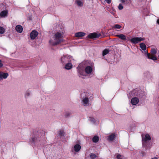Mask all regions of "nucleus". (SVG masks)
I'll list each match as a JSON object with an SVG mask.
<instances>
[{
    "label": "nucleus",
    "instance_id": "obj_1",
    "mask_svg": "<svg viewBox=\"0 0 159 159\" xmlns=\"http://www.w3.org/2000/svg\"><path fill=\"white\" fill-rule=\"evenodd\" d=\"M63 33L59 31L53 34L52 39L49 40V43L53 46L56 45L63 42Z\"/></svg>",
    "mask_w": 159,
    "mask_h": 159
},
{
    "label": "nucleus",
    "instance_id": "obj_2",
    "mask_svg": "<svg viewBox=\"0 0 159 159\" xmlns=\"http://www.w3.org/2000/svg\"><path fill=\"white\" fill-rule=\"evenodd\" d=\"M151 54L148 53L147 51L145 52V56L148 57V59H151L153 60H155L157 59V58L155 57V55L157 53V51L155 49H152L151 51Z\"/></svg>",
    "mask_w": 159,
    "mask_h": 159
},
{
    "label": "nucleus",
    "instance_id": "obj_3",
    "mask_svg": "<svg viewBox=\"0 0 159 159\" xmlns=\"http://www.w3.org/2000/svg\"><path fill=\"white\" fill-rule=\"evenodd\" d=\"M72 59V57L70 56L63 55L61 58L60 61L62 65H65L67 62H71Z\"/></svg>",
    "mask_w": 159,
    "mask_h": 159
},
{
    "label": "nucleus",
    "instance_id": "obj_4",
    "mask_svg": "<svg viewBox=\"0 0 159 159\" xmlns=\"http://www.w3.org/2000/svg\"><path fill=\"white\" fill-rule=\"evenodd\" d=\"M84 63H81L79 64V66L77 67L78 69V75L80 77L82 76H85L86 75L85 73L84 70Z\"/></svg>",
    "mask_w": 159,
    "mask_h": 159
},
{
    "label": "nucleus",
    "instance_id": "obj_5",
    "mask_svg": "<svg viewBox=\"0 0 159 159\" xmlns=\"http://www.w3.org/2000/svg\"><path fill=\"white\" fill-rule=\"evenodd\" d=\"M82 63H84V66L85 71L86 73L87 74H91L93 71V69L92 66H89V62L87 61L83 62Z\"/></svg>",
    "mask_w": 159,
    "mask_h": 159
},
{
    "label": "nucleus",
    "instance_id": "obj_6",
    "mask_svg": "<svg viewBox=\"0 0 159 159\" xmlns=\"http://www.w3.org/2000/svg\"><path fill=\"white\" fill-rule=\"evenodd\" d=\"M144 40L145 39L141 37H134L131 39H130V41L132 43L136 44Z\"/></svg>",
    "mask_w": 159,
    "mask_h": 159
},
{
    "label": "nucleus",
    "instance_id": "obj_7",
    "mask_svg": "<svg viewBox=\"0 0 159 159\" xmlns=\"http://www.w3.org/2000/svg\"><path fill=\"white\" fill-rule=\"evenodd\" d=\"M101 36L100 33H91L88 36L89 38L94 39L99 37Z\"/></svg>",
    "mask_w": 159,
    "mask_h": 159
},
{
    "label": "nucleus",
    "instance_id": "obj_8",
    "mask_svg": "<svg viewBox=\"0 0 159 159\" xmlns=\"http://www.w3.org/2000/svg\"><path fill=\"white\" fill-rule=\"evenodd\" d=\"M38 35V32L36 30H33L31 33L30 37L31 39H34Z\"/></svg>",
    "mask_w": 159,
    "mask_h": 159
},
{
    "label": "nucleus",
    "instance_id": "obj_9",
    "mask_svg": "<svg viewBox=\"0 0 159 159\" xmlns=\"http://www.w3.org/2000/svg\"><path fill=\"white\" fill-rule=\"evenodd\" d=\"M82 103L84 106H87L89 105V99L88 97H84L82 98Z\"/></svg>",
    "mask_w": 159,
    "mask_h": 159
},
{
    "label": "nucleus",
    "instance_id": "obj_10",
    "mask_svg": "<svg viewBox=\"0 0 159 159\" xmlns=\"http://www.w3.org/2000/svg\"><path fill=\"white\" fill-rule=\"evenodd\" d=\"M8 75L9 74L7 73L0 72V80L3 79H6Z\"/></svg>",
    "mask_w": 159,
    "mask_h": 159
},
{
    "label": "nucleus",
    "instance_id": "obj_11",
    "mask_svg": "<svg viewBox=\"0 0 159 159\" xmlns=\"http://www.w3.org/2000/svg\"><path fill=\"white\" fill-rule=\"evenodd\" d=\"M151 139V138L148 134H146L145 137L143 138V144H144L145 142L150 140Z\"/></svg>",
    "mask_w": 159,
    "mask_h": 159
},
{
    "label": "nucleus",
    "instance_id": "obj_12",
    "mask_svg": "<svg viewBox=\"0 0 159 159\" xmlns=\"http://www.w3.org/2000/svg\"><path fill=\"white\" fill-rule=\"evenodd\" d=\"M139 102V100L138 98L136 97L133 98L131 100V103L133 105L137 104Z\"/></svg>",
    "mask_w": 159,
    "mask_h": 159
},
{
    "label": "nucleus",
    "instance_id": "obj_13",
    "mask_svg": "<svg viewBox=\"0 0 159 159\" xmlns=\"http://www.w3.org/2000/svg\"><path fill=\"white\" fill-rule=\"evenodd\" d=\"M85 33L83 32H78L75 33V36L76 37H81L85 36Z\"/></svg>",
    "mask_w": 159,
    "mask_h": 159
},
{
    "label": "nucleus",
    "instance_id": "obj_14",
    "mask_svg": "<svg viewBox=\"0 0 159 159\" xmlns=\"http://www.w3.org/2000/svg\"><path fill=\"white\" fill-rule=\"evenodd\" d=\"M65 65V68L67 70H70L72 67V65L70 62H67Z\"/></svg>",
    "mask_w": 159,
    "mask_h": 159
},
{
    "label": "nucleus",
    "instance_id": "obj_15",
    "mask_svg": "<svg viewBox=\"0 0 159 159\" xmlns=\"http://www.w3.org/2000/svg\"><path fill=\"white\" fill-rule=\"evenodd\" d=\"M16 30L19 33H21L23 31V28L20 25H17L16 26Z\"/></svg>",
    "mask_w": 159,
    "mask_h": 159
},
{
    "label": "nucleus",
    "instance_id": "obj_16",
    "mask_svg": "<svg viewBox=\"0 0 159 159\" xmlns=\"http://www.w3.org/2000/svg\"><path fill=\"white\" fill-rule=\"evenodd\" d=\"M81 146L79 144H75L74 146V150L75 152H79L81 149Z\"/></svg>",
    "mask_w": 159,
    "mask_h": 159
},
{
    "label": "nucleus",
    "instance_id": "obj_17",
    "mask_svg": "<svg viewBox=\"0 0 159 159\" xmlns=\"http://www.w3.org/2000/svg\"><path fill=\"white\" fill-rule=\"evenodd\" d=\"M140 46L141 49L144 51V54H145V52L146 51V45L143 43H141L140 44Z\"/></svg>",
    "mask_w": 159,
    "mask_h": 159
},
{
    "label": "nucleus",
    "instance_id": "obj_18",
    "mask_svg": "<svg viewBox=\"0 0 159 159\" xmlns=\"http://www.w3.org/2000/svg\"><path fill=\"white\" fill-rule=\"evenodd\" d=\"M116 36L118 37L120 39L123 40H126V36L123 34H120L119 35H116Z\"/></svg>",
    "mask_w": 159,
    "mask_h": 159
},
{
    "label": "nucleus",
    "instance_id": "obj_19",
    "mask_svg": "<svg viewBox=\"0 0 159 159\" xmlns=\"http://www.w3.org/2000/svg\"><path fill=\"white\" fill-rule=\"evenodd\" d=\"M7 11H3L1 12L0 13V16L1 17H5L7 16Z\"/></svg>",
    "mask_w": 159,
    "mask_h": 159
},
{
    "label": "nucleus",
    "instance_id": "obj_20",
    "mask_svg": "<svg viewBox=\"0 0 159 159\" xmlns=\"http://www.w3.org/2000/svg\"><path fill=\"white\" fill-rule=\"evenodd\" d=\"M115 138V135L114 134L110 135L108 137V139L110 141H112Z\"/></svg>",
    "mask_w": 159,
    "mask_h": 159
},
{
    "label": "nucleus",
    "instance_id": "obj_21",
    "mask_svg": "<svg viewBox=\"0 0 159 159\" xmlns=\"http://www.w3.org/2000/svg\"><path fill=\"white\" fill-rule=\"evenodd\" d=\"M76 2L77 5L80 7H82L83 5V2L80 0H76Z\"/></svg>",
    "mask_w": 159,
    "mask_h": 159
},
{
    "label": "nucleus",
    "instance_id": "obj_22",
    "mask_svg": "<svg viewBox=\"0 0 159 159\" xmlns=\"http://www.w3.org/2000/svg\"><path fill=\"white\" fill-rule=\"evenodd\" d=\"M99 140V138L97 136H95L93 138V142L97 143Z\"/></svg>",
    "mask_w": 159,
    "mask_h": 159
},
{
    "label": "nucleus",
    "instance_id": "obj_23",
    "mask_svg": "<svg viewBox=\"0 0 159 159\" xmlns=\"http://www.w3.org/2000/svg\"><path fill=\"white\" fill-rule=\"evenodd\" d=\"M121 25L118 24H116L113 26L112 28L115 29H120L121 28Z\"/></svg>",
    "mask_w": 159,
    "mask_h": 159
},
{
    "label": "nucleus",
    "instance_id": "obj_24",
    "mask_svg": "<svg viewBox=\"0 0 159 159\" xmlns=\"http://www.w3.org/2000/svg\"><path fill=\"white\" fill-rule=\"evenodd\" d=\"M109 52V51L107 49H105L102 52V55L104 56L107 54H108Z\"/></svg>",
    "mask_w": 159,
    "mask_h": 159
},
{
    "label": "nucleus",
    "instance_id": "obj_25",
    "mask_svg": "<svg viewBox=\"0 0 159 159\" xmlns=\"http://www.w3.org/2000/svg\"><path fill=\"white\" fill-rule=\"evenodd\" d=\"M30 92L29 91H27L25 94V98H28L30 95Z\"/></svg>",
    "mask_w": 159,
    "mask_h": 159
},
{
    "label": "nucleus",
    "instance_id": "obj_26",
    "mask_svg": "<svg viewBox=\"0 0 159 159\" xmlns=\"http://www.w3.org/2000/svg\"><path fill=\"white\" fill-rule=\"evenodd\" d=\"M5 32V29L3 28L0 26V34H3Z\"/></svg>",
    "mask_w": 159,
    "mask_h": 159
},
{
    "label": "nucleus",
    "instance_id": "obj_27",
    "mask_svg": "<svg viewBox=\"0 0 159 159\" xmlns=\"http://www.w3.org/2000/svg\"><path fill=\"white\" fill-rule=\"evenodd\" d=\"M90 157L92 159H93L96 157L97 156L94 154L92 153L90 155Z\"/></svg>",
    "mask_w": 159,
    "mask_h": 159
},
{
    "label": "nucleus",
    "instance_id": "obj_28",
    "mask_svg": "<svg viewBox=\"0 0 159 159\" xmlns=\"http://www.w3.org/2000/svg\"><path fill=\"white\" fill-rule=\"evenodd\" d=\"M123 156L119 154H118L116 156L117 159H123Z\"/></svg>",
    "mask_w": 159,
    "mask_h": 159
},
{
    "label": "nucleus",
    "instance_id": "obj_29",
    "mask_svg": "<svg viewBox=\"0 0 159 159\" xmlns=\"http://www.w3.org/2000/svg\"><path fill=\"white\" fill-rule=\"evenodd\" d=\"M118 8L119 10H121L123 8V6L121 4H120L118 6Z\"/></svg>",
    "mask_w": 159,
    "mask_h": 159
},
{
    "label": "nucleus",
    "instance_id": "obj_30",
    "mask_svg": "<svg viewBox=\"0 0 159 159\" xmlns=\"http://www.w3.org/2000/svg\"><path fill=\"white\" fill-rule=\"evenodd\" d=\"M58 133L59 135L61 136H63L64 134V131L62 130H60L59 131Z\"/></svg>",
    "mask_w": 159,
    "mask_h": 159
},
{
    "label": "nucleus",
    "instance_id": "obj_31",
    "mask_svg": "<svg viewBox=\"0 0 159 159\" xmlns=\"http://www.w3.org/2000/svg\"><path fill=\"white\" fill-rule=\"evenodd\" d=\"M71 113L69 112L66 113L65 114V116L66 117H68L71 115Z\"/></svg>",
    "mask_w": 159,
    "mask_h": 159
},
{
    "label": "nucleus",
    "instance_id": "obj_32",
    "mask_svg": "<svg viewBox=\"0 0 159 159\" xmlns=\"http://www.w3.org/2000/svg\"><path fill=\"white\" fill-rule=\"evenodd\" d=\"M35 140V138H31V139H30V142L31 143H34Z\"/></svg>",
    "mask_w": 159,
    "mask_h": 159
},
{
    "label": "nucleus",
    "instance_id": "obj_33",
    "mask_svg": "<svg viewBox=\"0 0 159 159\" xmlns=\"http://www.w3.org/2000/svg\"><path fill=\"white\" fill-rule=\"evenodd\" d=\"M120 1L123 3H125L126 4L127 3H128L129 2H127V0H120Z\"/></svg>",
    "mask_w": 159,
    "mask_h": 159
},
{
    "label": "nucleus",
    "instance_id": "obj_34",
    "mask_svg": "<svg viewBox=\"0 0 159 159\" xmlns=\"http://www.w3.org/2000/svg\"><path fill=\"white\" fill-rule=\"evenodd\" d=\"M90 120L91 122H92L93 123H94V119L92 118H90Z\"/></svg>",
    "mask_w": 159,
    "mask_h": 159
},
{
    "label": "nucleus",
    "instance_id": "obj_35",
    "mask_svg": "<svg viewBox=\"0 0 159 159\" xmlns=\"http://www.w3.org/2000/svg\"><path fill=\"white\" fill-rule=\"evenodd\" d=\"M105 1L108 4L111 3V0H105Z\"/></svg>",
    "mask_w": 159,
    "mask_h": 159
},
{
    "label": "nucleus",
    "instance_id": "obj_36",
    "mask_svg": "<svg viewBox=\"0 0 159 159\" xmlns=\"http://www.w3.org/2000/svg\"><path fill=\"white\" fill-rule=\"evenodd\" d=\"M3 66V64L2 63L1 61L0 60V67H1Z\"/></svg>",
    "mask_w": 159,
    "mask_h": 159
},
{
    "label": "nucleus",
    "instance_id": "obj_37",
    "mask_svg": "<svg viewBox=\"0 0 159 159\" xmlns=\"http://www.w3.org/2000/svg\"><path fill=\"white\" fill-rule=\"evenodd\" d=\"M3 66V64L2 63L1 61L0 60V67H1Z\"/></svg>",
    "mask_w": 159,
    "mask_h": 159
},
{
    "label": "nucleus",
    "instance_id": "obj_38",
    "mask_svg": "<svg viewBox=\"0 0 159 159\" xmlns=\"http://www.w3.org/2000/svg\"><path fill=\"white\" fill-rule=\"evenodd\" d=\"M3 66V64L2 63L1 61L0 60V67H1Z\"/></svg>",
    "mask_w": 159,
    "mask_h": 159
},
{
    "label": "nucleus",
    "instance_id": "obj_39",
    "mask_svg": "<svg viewBox=\"0 0 159 159\" xmlns=\"http://www.w3.org/2000/svg\"><path fill=\"white\" fill-rule=\"evenodd\" d=\"M110 13L113 15L115 16V14L113 11L110 12Z\"/></svg>",
    "mask_w": 159,
    "mask_h": 159
},
{
    "label": "nucleus",
    "instance_id": "obj_40",
    "mask_svg": "<svg viewBox=\"0 0 159 159\" xmlns=\"http://www.w3.org/2000/svg\"><path fill=\"white\" fill-rule=\"evenodd\" d=\"M157 23L159 24V19H158L157 20Z\"/></svg>",
    "mask_w": 159,
    "mask_h": 159
},
{
    "label": "nucleus",
    "instance_id": "obj_41",
    "mask_svg": "<svg viewBox=\"0 0 159 159\" xmlns=\"http://www.w3.org/2000/svg\"><path fill=\"white\" fill-rule=\"evenodd\" d=\"M151 159H158L157 157H154L153 158H152Z\"/></svg>",
    "mask_w": 159,
    "mask_h": 159
},
{
    "label": "nucleus",
    "instance_id": "obj_42",
    "mask_svg": "<svg viewBox=\"0 0 159 159\" xmlns=\"http://www.w3.org/2000/svg\"><path fill=\"white\" fill-rule=\"evenodd\" d=\"M129 1H130V3L131 2V1L130 0H129Z\"/></svg>",
    "mask_w": 159,
    "mask_h": 159
}]
</instances>
